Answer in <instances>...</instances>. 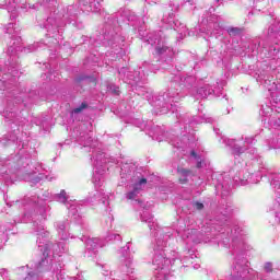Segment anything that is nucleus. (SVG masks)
Returning <instances> with one entry per match:
<instances>
[{
    "label": "nucleus",
    "mask_w": 280,
    "mask_h": 280,
    "mask_svg": "<svg viewBox=\"0 0 280 280\" xmlns=\"http://www.w3.org/2000/svg\"><path fill=\"white\" fill-rule=\"evenodd\" d=\"M265 39H254L248 46V54L267 58V61L258 63L256 80L265 85L273 100L280 101V20L276 19L273 23L264 33Z\"/></svg>",
    "instance_id": "f257e3e1"
},
{
    "label": "nucleus",
    "mask_w": 280,
    "mask_h": 280,
    "mask_svg": "<svg viewBox=\"0 0 280 280\" xmlns=\"http://www.w3.org/2000/svg\"><path fill=\"white\" fill-rule=\"evenodd\" d=\"M141 222H145L148 224L150 231L154 232L155 244L153 247V275L155 280H165L171 272H176V270L183 268H189V265L195 270L200 268V264L196 262L194 265V259H196V255L194 250H188L185 253L183 258H178V253L175 250L165 249L167 248V242L171 240L172 235H174V231L170 228L159 226L156 219L150 212L144 211L140 217ZM189 264V265H187Z\"/></svg>",
    "instance_id": "f03ea898"
},
{
    "label": "nucleus",
    "mask_w": 280,
    "mask_h": 280,
    "mask_svg": "<svg viewBox=\"0 0 280 280\" xmlns=\"http://www.w3.org/2000/svg\"><path fill=\"white\" fill-rule=\"evenodd\" d=\"M225 85L226 82L221 81L217 82V85L213 88L206 84L197 90L196 77L177 74L173 78L167 92H164L155 97L153 101V106L156 110H159L160 115H166V113H170L171 110V113H175V117L178 119V121L182 124H187V115L180 114V112H178V107H176L174 103L176 104L180 97H185V93H187V91H196L197 95L203 98L209 97V95H219L220 91H222Z\"/></svg>",
    "instance_id": "7ed1b4c3"
},
{
    "label": "nucleus",
    "mask_w": 280,
    "mask_h": 280,
    "mask_svg": "<svg viewBox=\"0 0 280 280\" xmlns=\"http://www.w3.org/2000/svg\"><path fill=\"white\" fill-rule=\"evenodd\" d=\"M4 33L11 36V40L8 44L7 56H9V59L4 63V77L0 79V86H3V89H10V84H12V82H16V79L21 75L16 56L19 51H21L22 39L21 36H19V28H16L15 23L7 24L4 26Z\"/></svg>",
    "instance_id": "20e7f679"
},
{
    "label": "nucleus",
    "mask_w": 280,
    "mask_h": 280,
    "mask_svg": "<svg viewBox=\"0 0 280 280\" xmlns=\"http://www.w3.org/2000/svg\"><path fill=\"white\" fill-rule=\"evenodd\" d=\"M120 178L131 183V186H129L131 190L126 194L127 200H137L139 194L143 191V187L148 184V179L143 177L133 163L122 164L120 167Z\"/></svg>",
    "instance_id": "39448f33"
},
{
    "label": "nucleus",
    "mask_w": 280,
    "mask_h": 280,
    "mask_svg": "<svg viewBox=\"0 0 280 280\" xmlns=\"http://www.w3.org/2000/svg\"><path fill=\"white\" fill-rule=\"evenodd\" d=\"M4 167L7 171H0V178H5V180H34V172L32 166L30 165V160L21 159L20 161L15 162H4Z\"/></svg>",
    "instance_id": "423d86ee"
},
{
    "label": "nucleus",
    "mask_w": 280,
    "mask_h": 280,
    "mask_svg": "<svg viewBox=\"0 0 280 280\" xmlns=\"http://www.w3.org/2000/svg\"><path fill=\"white\" fill-rule=\"evenodd\" d=\"M19 102H21V100L14 102V97L12 96H7V98L0 101V115L2 113L8 126H10L13 132L19 131V126L25 124V118L21 116V112H19L16 107Z\"/></svg>",
    "instance_id": "0eeeda50"
},
{
    "label": "nucleus",
    "mask_w": 280,
    "mask_h": 280,
    "mask_svg": "<svg viewBox=\"0 0 280 280\" xmlns=\"http://www.w3.org/2000/svg\"><path fill=\"white\" fill-rule=\"evenodd\" d=\"M147 42L149 45L155 46V54L159 56L164 62H172L174 60V56L176 52L174 51V47L170 45L167 42V35L162 30L155 31L148 35Z\"/></svg>",
    "instance_id": "6e6552de"
},
{
    "label": "nucleus",
    "mask_w": 280,
    "mask_h": 280,
    "mask_svg": "<svg viewBox=\"0 0 280 280\" xmlns=\"http://www.w3.org/2000/svg\"><path fill=\"white\" fill-rule=\"evenodd\" d=\"M97 40L105 45V47H124L126 38L119 35V21L115 19V15L107 18L103 35Z\"/></svg>",
    "instance_id": "1a4fd4ad"
},
{
    "label": "nucleus",
    "mask_w": 280,
    "mask_h": 280,
    "mask_svg": "<svg viewBox=\"0 0 280 280\" xmlns=\"http://www.w3.org/2000/svg\"><path fill=\"white\" fill-rule=\"evenodd\" d=\"M33 229L37 235L36 244L38 248H43L49 255H58L62 257V253H67V245L65 242L54 244L49 242V231L45 230V225L43 223L38 224V222L34 221Z\"/></svg>",
    "instance_id": "9d476101"
},
{
    "label": "nucleus",
    "mask_w": 280,
    "mask_h": 280,
    "mask_svg": "<svg viewBox=\"0 0 280 280\" xmlns=\"http://www.w3.org/2000/svg\"><path fill=\"white\" fill-rule=\"evenodd\" d=\"M119 75L125 78L127 84L135 86L133 91H136L138 95L145 100H152V93L148 91V88L139 85L141 82H145V73H143L142 70L132 72L129 71L128 68H121L119 70Z\"/></svg>",
    "instance_id": "9b49d317"
},
{
    "label": "nucleus",
    "mask_w": 280,
    "mask_h": 280,
    "mask_svg": "<svg viewBox=\"0 0 280 280\" xmlns=\"http://www.w3.org/2000/svg\"><path fill=\"white\" fill-rule=\"evenodd\" d=\"M54 198L57 202L66 205L69 215L74 222H77V224H82V206H80L78 201H68L69 196H67L66 190H61L60 194H56Z\"/></svg>",
    "instance_id": "f8f14e48"
},
{
    "label": "nucleus",
    "mask_w": 280,
    "mask_h": 280,
    "mask_svg": "<svg viewBox=\"0 0 280 280\" xmlns=\"http://www.w3.org/2000/svg\"><path fill=\"white\" fill-rule=\"evenodd\" d=\"M93 159L94 175L92 180L94 185H102L104 183V175L106 174V163H110V159L104 152L96 153Z\"/></svg>",
    "instance_id": "ddd939ff"
},
{
    "label": "nucleus",
    "mask_w": 280,
    "mask_h": 280,
    "mask_svg": "<svg viewBox=\"0 0 280 280\" xmlns=\"http://www.w3.org/2000/svg\"><path fill=\"white\" fill-rule=\"evenodd\" d=\"M242 140H244L243 145L240 143V141L235 139H229V138H225L223 140V143H225L228 148H231L232 154L234 156H240L241 154H244L246 150H250V152H257V149H250V147H247V145H255L256 140L253 137H246V138L242 137Z\"/></svg>",
    "instance_id": "4468645a"
},
{
    "label": "nucleus",
    "mask_w": 280,
    "mask_h": 280,
    "mask_svg": "<svg viewBox=\"0 0 280 280\" xmlns=\"http://www.w3.org/2000/svg\"><path fill=\"white\" fill-rule=\"evenodd\" d=\"M264 175L259 173V171H249L248 168H245L243 171H240L234 177L233 180L236 183V185H255L261 180Z\"/></svg>",
    "instance_id": "2eb2a0df"
},
{
    "label": "nucleus",
    "mask_w": 280,
    "mask_h": 280,
    "mask_svg": "<svg viewBox=\"0 0 280 280\" xmlns=\"http://www.w3.org/2000/svg\"><path fill=\"white\" fill-rule=\"evenodd\" d=\"M199 30L203 34H210V36H213V34H221L222 26L220 25L218 15L203 16Z\"/></svg>",
    "instance_id": "dca6fc26"
},
{
    "label": "nucleus",
    "mask_w": 280,
    "mask_h": 280,
    "mask_svg": "<svg viewBox=\"0 0 280 280\" xmlns=\"http://www.w3.org/2000/svg\"><path fill=\"white\" fill-rule=\"evenodd\" d=\"M162 25L164 30H174V32H177L180 38H185V36H187V26L179 20H174V13H168V16L164 15L162 19Z\"/></svg>",
    "instance_id": "f3484780"
},
{
    "label": "nucleus",
    "mask_w": 280,
    "mask_h": 280,
    "mask_svg": "<svg viewBox=\"0 0 280 280\" xmlns=\"http://www.w3.org/2000/svg\"><path fill=\"white\" fill-rule=\"evenodd\" d=\"M261 115H262V117L268 118L267 122L269 124L270 128H275L276 130H277V128H280V113L279 112H275L272 109V107H270L269 105H262Z\"/></svg>",
    "instance_id": "a211bd4d"
},
{
    "label": "nucleus",
    "mask_w": 280,
    "mask_h": 280,
    "mask_svg": "<svg viewBox=\"0 0 280 280\" xmlns=\"http://www.w3.org/2000/svg\"><path fill=\"white\" fill-rule=\"evenodd\" d=\"M128 250H130L129 246H125L121 249V256L124 258L122 271H125L126 275H132L135 272V268L132 267V257Z\"/></svg>",
    "instance_id": "6ab92c4d"
},
{
    "label": "nucleus",
    "mask_w": 280,
    "mask_h": 280,
    "mask_svg": "<svg viewBox=\"0 0 280 280\" xmlns=\"http://www.w3.org/2000/svg\"><path fill=\"white\" fill-rule=\"evenodd\" d=\"M56 229L60 240H63V241L69 240V221L68 220L56 222Z\"/></svg>",
    "instance_id": "aec40b11"
},
{
    "label": "nucleus",
    "mask_w": 280,
    "mask_h": 280,
    "mask_svg": "<svg viewBox=\"0 0 280 280\" xmlns=\"http://www.w3.org/2000/svg\"><path fill=\"white\" fill-rule=\"evenodd\" d=\"M19 3H21V0H4V4H0V8H5L11 13V19H16Z\"/></svg>",
    "instance_id": "412c9836"
},
{
    "label": "nucleus",
    "mask_w": 280,
    "mask_h": 280,
    "mask_svg": "<svg viewBox=\"0 0 280 280\" xmlns=\"http://www.w3.org/2000/svg\"><path fill=\"white\" fill-rule=\"evenodd\" d=\"M102 246H104V244L97 237L88 238L85 242L86 250H90L92 253H95V250H97V248H102Z\"/></svg>",
    "instance_id": "4be33fe9"
},
{
    "label": "nucleus",
    "mask_w": 280,
    "mask_h": 280,
    "mask_svg": "<svg viewBox=\"0 0 280 280\" xmlns=\"http://www.w3.org/2000/svg\"><path fill=\"white\" fill-rule=\"evenodd\" d=\"M271 186L275 188L277 194V207H280V174L271 175Z\"/></svg>",
    "instance_id": "5701e85b"
},
{
    "label": "nucleus",
    "mask_w": 280,
    "mask_h": 280,
    "mask_svg": "<svg viewBox=\"0 0 280 280\" xmlns=\"http://www.w3.org/2000/svg\"><path fill=\"white\" fill-rule=\"evenodd\" d=\"M217 191H221L222 198H226L228 196H231V184L229 182L224 180L223 183H219L215 185Z\"/></svg>",
    "instance_id": "b1692460"
},
{
    "label": "nucleus",
    "mask_w": 280,
    "mask_h": 280,
    "mask_svg": "<svg viewBox=\"0 0 280 280\" xmlns=\"http://www.w3.org/2000/svg\"><path fill=\"white\" fill-rule=\"evenodd\" d=\"M108 196L102 191H96L92 197L88 198V202H102L103 205H108Z\"/></svg>",
    "instance_id": "393cba45"
},
{
    "label": "nucleus",
    "mask_w": 280,
    "mask_h": 280,
    "mask_svg": "<svg viewBox=\"0 0 280 280\" xmlns=\"http://www.w3.org/2000/svg\"><path fill=\"white\" fill-rule=\"evenodd\" d=\"M80 142L83 143L84 148H96L97 147V140H94L93 136H91V133H88L86 136H81Z\"/></svg>",
    "instance_id": "a878e982"
},
{
    "label": "nucleus",
    "mask_w": 280,
    "mask_h": 280,
    "mask_svg": "<svg viewBox=\"0 0 280 280\" xmlns=\"http://www.w3.org/2000/svg\"><path fill=\"white\" fill-rule=\"evenodd\" d=\"M85 10L88 12H102V0L90 1L89 4L85 5Z\"/></svg>",
    "instance_id": "bb28decb"
},
{
    "label": "nucleus",
    "mask_w": 280,
    "mask_h": 280,
    "mask_svg": "<svg viewBox=\"0 0 280 280\" xmlns=\"http://www.w3.org/2000/svg\"><path fill=\"white\" fill-rule=\"evenodd\" d=\"M177 174L179 175V183H182V185H185V183L189 180L188 178L189 176H191L192 173L190 170L178 167Z\"/></svg>",
    "instance_id": "cd10ccee"
},
{
    "label": "nucleus",
    "mask_w": 280,
    "mask_h": 280,
    "mask_svg": "<svg viewBox=\"0 0 280 280\" xmlns=\"http://www.w3.org/2000/svg\"><path fill=\"white\" fill-rule=\"evenodd\" d=\"M152 137L155 139V141H163L165 139V131L159 126H154L151 128Z\"/></svg>",
    "instance_id": "c85d7f7f"
},
{
    "label": "nucleus",
    "mask_w": 280,
    "mask_h": 280,
    "mask_svg": "<svg viewBox=\"0 0 280 280\" xmlns=\"http://www.w3.org/2000/svg\"><path fill=\"white\" fill-rule=\"evenodd\" d=\"M38 47H40V44H38V43L28 45L27 47H24V48H23V45L21 44V50H19V51H24V54H32V51H36V49H38Z\"/></svg>",
    "instance_id": "c756f323"
},
{
    "label": "nucleus",
    "mask_w": 280,
    "mask_h": 280,
    "mask_svg": "<svg viewBox=\"0 0 280 280\" xmlns=\"http://www.w3.org/2000/svg\"><path fill=\"white\" fill-rule=\"evenodd\" d=\"M75 82L80 84V82H92L95 84V77H89L85 74H80L79 77L75 78Z\"/></svg>",
    "instance_id": "7c9ffc66"
},
{
    "label": "nucleus",
    "mask_w": 280,
    "mask_h": 280,
    "mask_svg": "<svg viewBox=\"0 0 280 280\" xmlns=\"http://www.w3.org/2000/svg\"><path fill=\"white\" fill-rule=\"evenodd\" d=\"M269 3H270L269 0H257L255 8H256V10L261 12V10H264V8H266Z\"/></svg>",
    "instance_id": "2f4dec72"
},
{
    "label": "nucleus",
    "mask_w": 280,
    "mask_h": 280,
    "mask_svg": "<svg viewBox=\"0 0 280 280\" xmlns=\"http://www.w3.org/2000/svg\"><path fill=\"white\" fill-rule=\"evenodd\" d=\"M107 242H121V236L116 233H108L106 236Z\"/></svg>",
    "instance_id": "473e14b6"
},
{
    "label": "nucleus",
    "mask_w": 280,
    "mask_h": 280,
    "mask_svg": "<svg viewBox=\"0 0 280 280\" xmlns=\"http://www.w3.org/2000/svg\"><path fill=\"white\" fill-rule=\"evenodd\" d=\"M228 33L230 34V36H240V34H242V28H240V27H230L228 30Z\"/></svg>",
    "instance_id": "72a5a7b5"
},
{
    "label": "nucleus",
    "mask_w": 280,
    "mask_h": 280,
    "mask_svg": "<svg viewBox=\"0 0 280 280\" xmlns=\"http://www.w3.org/2000/svg\"><path fill=\"white\" fill-rule=\"evenodd\" d=\"M190 155L197 160V167H202V159L198 155V153H196V151H191Z\"/></svg>",
    "instance_id": "f704fd0d"
},
{
    "label": "nucleus",
    "mask_w": 280,
    "mask_h": 280,
    "mask_svg": "<svg viewBox=\"0 0 280 280\" xmlns=\"http://www.w3.org/2000/svg\"><path fill=\"white\" fill-rule=\"evenodd\" d=\"M89 105L86 103H82L79 107L74 108L72 113L74 115H79V113H82V110L86 109Z\"/></svg>",
    "instance_id": "c9c22d12"
},
{
    "label": "nucleus",
    "mask_w": 280,
    "mask_h": 280,
    "mask_svg": "<svg viewBox=\"0 0 280 280\" xmlns=\"http://www.w3.org/2000/svg\"><path fill=\"white\" fill-rule=\"evenodd\" d=\"M272 270H273L272 262H270V261L265 262L264 271L267 272V275H270V272H272Z\"/></svg>",
    "instance_id": "e433bc0d"
},
{
    "label": "nucleus",
    "mask_w": 280,
    "mask_h": 280,
    "mask_svg": "<svg viewBox=\"0 0 280 280\" xmlns=\"http://www.w3.org/2000/svg\"><path fill=\"white\" fill-rule=\"evenodd\" d=\"M107 89L110 93H114V95H119V88L117 85L109 84Z\"/></svg>",
    "instance_id": "4c0bfd02"
},
{
    "label": "nucleus",
    "mask_w": 280,
    "mask_h": 280,
    "mask_svg": "<svg viewBox=\"0 0 280 280\" xmlns=\"http://www.w3.org/2000/svg\"><path fill=\"white\" fill-rule=\"evenodd\" d=\"M194 207L197 209V211H202V209H205V203L196 201L194 202Z\"/></svg>",
    "instance_id": "58836bf2"
},
{
    "label": "nucleus",
    "mask_w": 280,
    "mask_h": 280,
    "mask_svg": "<svg viewBox=\"0 0 280 280\" xmlns=\"http://www.w3.org/2000/svg\"><path fill=\"white\" fill-rule=\"evenodd\" d=\"M170 8H171V11H172V12H178V4L171 3V4H170Z\"/></svg>",
    "instance_id": "ea45409f"
},
{
    "label": "nucleus",
    "mask_w": 280,
    "mask_h": 280,
    "mask_svg": "<svg viewBox=\"0 0 280 280\" xmlns=\"http://www.w3.org/2000/svg\"><path fill=\"white\" fill-rule=\"evenodd\" d=\"M48 43H52V45H58V39L52 37L50 40H48Z\"/></svg>",
    "instance_id": "a19ab883"
},
{
    "label": "nucleus",
    "mask_w": 280,
    "mask_h": 280,
    "mask_svg": "<svg viewBox=\"0 0 280 280\" xmlns=\"http://www.w3.org/2000/svg\"><path fill=\"white\" fill-rule=\"evenodd\" d=\"M16 136H11L10 138H9V141H12V142H14V141H16Z\"/></svg>",
    "instance_id": "79ce46f5"
},
{
    "label": "nucleus",
    "mask_w": 280,
    "mask_h": 280,
    "mask_svg": "<svg viewBox=\"0 0 280 280\" xmlns=\"http://www.w3.org/2000/svg\"><path fill=\"white\" fill-rule=\"evenodd\" d=\"M145 2L151 5V3H156V0H145Z\"/></svg>",
    "instance_id": "37998d69"
},
{
    "label": "nucleus",
    "mask_w": 280,
    "mask_h": 280,
    "mask_svg": "<svg viewBox=\"0 0 280 280\" xmlns=\"http://www.w3.org/2000/svg\"><path fill=\"white\" fill-rule=\"evenodd\" d=\"M185 4H186V5H194V1L188 0Z\"/></svg>",
    "instance_id": "c03bdc74"
},
{
    "label": "nucleus",
    "mask_w": 280,
    "mask_h": 280,
    "mask_svg": "<svg viewBox=\"0 0 280 280\" xmlns=\"http://www.w3.org/2000/svg\"><path fill=\"white\" fill-rule=\"evenodd\" d=\"M128 21H135V18H128Z\"/></svg>",
    "instance_id": "a18cd8bd"
},
{
    "label": "nucleus",
    "mask_w": 280,
    "mask_h": 280,
    "mask_svg": "<svg viewBox=\"0 0 280 280\" xmlns=\"http://www.w3.org/2000/svg\"><path fill=\"white\" fill-rule=\"evenodd\" d=\"M144 128H147V130H150V125H148V126H144Z\"/></svg>",
    "instance_id": "49530a36"
},
{
    "label": "nucleus",
    "mask_w": 280,
    "mask_h": 280,
    "mask_svg": "<svg viewBox=\"0 0 280 280\" xmlns=\"http://www.w3.org/2000/svg\"><path fill=\"white\" fill-rule=\"evenodd\" d=\"M210 12H215V9L211 8V9H210Z\"/></svg>",
    "instance_id": "de8ad7c7"
},
{
    "label": "nucleus",
    "mask_w": 280,
    "mask_h": 280,
    "mask_svg": "<svg viewBox=\"0 0 280 280\" xmlns=\"http://www.w3.org/2000/svg\"><path fill=\"white\" fill-rule=\"evenodd\" d=\"M47 23H51V19L50 18L47 20Z\"/></svg>",
    "instance_id": "09e8293b"
},
{
    "label": "nucleus",
    "mask_w": 280,
    "mask_h": 280,
    "mask_svg": "<svg viewBox=\"0 0 280 280\" xmlns=\"http://www.w3.org/2000/svg\"><path fill=\"white\" fill-rule=\"evenodd\" d=\"M175 145V148H180V144H174Z\"/></svg>",
    "instance_id": "8fccbe9b"
},
{
    "label": "nucleus",
    "mask_w": 280,
    "mask_h": 280,
    "mask_svg": "<svg viewBox=\"0 0 280 280\" xmlns=\"http://www.w3.org/2000/svg\"><path fill=\"white\" fill-rule=\"evenodd\" d=\"M264 121H268V119H267V118H265V119H264Z\"/></svg>",
    "instance_id": "3c124183"
},
{
    "label": "nucleus",
    "mask_w": 280,
    "mask_h": 280,
    "mask_svg": "<svg viewBox=\"0 0 280 280\" xmlns=\"http://www.w3.org/2000/svg\"><path fill=\"white\" fill-rule=\"evenodd\" d=\"M43 177H38V180H40Z\"/></svg>",
    "instance_id": "603ef678"
},
{
    "label": "nucleus",
    "mask_w": 280,
    "mask_h": 280,
    "mask_svg": "<svg viewBox=\"0 0 280 280\" xmlns=\"http://www.w3.org/2000/svg\"><path fill=\"white\" fill-rule=\"evenodd\" d=\"M250 14H253V12H252V13H249V14H248V16H250Z\"/></svg>",
    "instance_id": "864d4df0"
},
{
    "label": "nucleus",
    "mask_w": 280,
    "mask_h": 280,
    "mask_svg": "<svg viewBox=\"0 0 280 280\" xmlns=\"http://www.w3.org/2000/svg\"><path fill=\"white\" fill-rule=\"evenodd\" d=\"M0 248H1V245H0Z\"/></svg>",
    "instance_id": "5fc2aeb1"
}]
</instances>
